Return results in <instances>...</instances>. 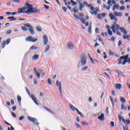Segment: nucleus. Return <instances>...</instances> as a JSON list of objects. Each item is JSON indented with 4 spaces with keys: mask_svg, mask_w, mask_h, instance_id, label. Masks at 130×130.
Returning a JSON list of instances; mask_svg holds the SVG:
<instances>
[{
    "mask_svg": "<svg viewBox=\"0 0 130 130\" xmlns=\"http://www.w3.org/2000/svg\"><path fill=\"white\" fill-rule=\"evenodd\" d=\"M109 98H110V99L111 100V102L113 106H114V102L113 101V99L112 98V96H110Z\"/></svg>",
    "mask_w": 130,
    "mask_h": 130,
    "instance_id": "nucleus-30",
    "label": "nucleus"
},
{
    "mask_svg": "<svg viewBox=\"0 0 130 130\" xmlns=\"http://www.w3.org/2000/svg\"><path fill=\"white\" fill-rule=\"evenodd\" d=\"M74 47H75V46L74 45V43L71 42L69 43H68L67 48H68V49H74Z\"/></svg>",
    "mask_w": 130,
    "mask_h": 130,
    "instance_id": "nucleus-10",
    "label": "nucleus"
},
{
    "mask_svg": "<svg viewBox=\"0 0 130 130\" xmlns=\"http://www.w3.org/2000/svg\"><path fill=\"white\" fill-rule=\"evenodd\" d=\"M77 112L81 117H84V114L82 112H80L78 109H77Z\"/></svg>",
    "mask_w": 130,
    "mask_h": 130,
    "instance_id": "nucleus-24",
    "label": "nucleus"
},
{
    "mask_svg": "<svg viewBox=\"0 0 130 130\" xmlns=\"http://www.w3.org/2000/svg\"><path fill=\"white\" fill-rule=\"evenodd\" d=\"M119 120H122V121L124 119V118H123V117H122V116H119Z\"/></svg>",
    "mask_w": 130,
    "mask_h": 130,
    "instance_id": "nucleus-58",
    "label": "nucleus"
},
{
    "mask_svg": "<svg viewBox=\"0 0 130 130\" xmlns=\"http://www.w3.org/2000/svg\"><path fill=\"white\" fill-rule=\"evenodd\" d=\"M27 118L29 119V120L32 121V122H36V121H37V119L32 118V117L28 116Z\"/></svg>",
    "mask_w": 130,
    "mask_h": 130,
    "instance_id": "nucleus-17",
    "label": "nucleus"
},
{
    "mask_svg": "<svg viewBox=\"0 0 130 130\" xmlns=\"http://www.w3.org/2000/svg\"><path fill=\"white\" fill-rule=\"evenodd\" d=\"M106 113L108 114V113H109V108L107 107V108L106 109Z\"/></svg>",
    "mask_w": 130,
    "mask_h": 130,
    "instance_id": "nucleus-57",
    "label": "nucleus"
},
{
    "mask_svg": "<svg viewBox=\"0 0 130 130\" xmlns=\"http://www.w3.org/2000/svg\"><path fill=\"white\" fill-rule=\"evenodd\" d=\"M43 41L44 45H47V44L48 43V38H47L46 35L43 36Z\"/></svg>",
    "mask_w": 130,
    "mask_h": 130,
    "instance_id": "nucleus-11",
    "label": "nucleus"
},
{
    "mask_svg": "<svg viewBox=\"0 0 130 130\" xmlns=\"http://www.w3.org/2000/svg\"><path fill=\"white\" fill-rule=\"evenodd\" d=\"M79 20L81 21L82 24H86V21H85V18H81Z\"/></svg>",
    "mask_w": 130,
    "mask_h": 130,
    "instance_id": "nucleus-27",
    "label": "nucleus"
},
{
    "mask_svg": "<svg viewBox=\"0 0 130 130\" xmlns=\"http://www.w3.org/2000/svg\"><path fill=\"white\" fill-rule=\"evenodd\" d=\"M39 57V55H38V54H36L32 56V60H36V59H38Z\"/></svg>",
    "mask_w": 130,
    "mask_h": 130,
    "instance_id": "nucleus-21",
    "label": "nucleus"
},
{
    "mask_svg": "<svg viewBox=\"0 0 130 130\" xmlns=\"http://www.w3.org/2000/svg\"><path fill=\"white\" fill-rule=\"evenodd\" d=\"M121 109H122V110H124V111H126L127 108L126 106H124V104L122 103L121 105Z\"/></svg>",
    "mask_w": 130,
    "mask_h": 130,
    "instance_id": "nucleus-18",
    "label": "nucleus"
},
{
    "mask_svg": "<svg viewBox=\"0 0 130 130\" xmlns=\"http://www.w3.org/2000/svg\"><path fill=\"white\" fill-rule=\"evenodd\" d=\"M108 33L109 35H110V36H112V31H111V30L110 29L108 30Z\"/></svg>",
    "mask_w": 130,
    "mask_h": 130,
    "instance_id": "nucleus-44",
    "label": "nucleus"
},
{
    "mask_svg": "<svg viewBox=\"0 0 130 130\" xmlns=\"http://www.w3.org/2000/svg\"><path fill=\"white\" fill-rule=\"evenodd\" d=\"M106 29H107L108 30H110V27L109 25H106Z\"/></svg>",
    "mask_w": 130,
    "mask_h": 130,
    "instance_id": "nucleus-61",
    "label": "nucleus"
},
{
    "mask_svg": "<svg viewBox=\"0 0 130 130\" xmlns=\"http://www.w3.org/2000/svg\"><path fill=\"white\" fill-rule=\"evenodd\" d=\"M11 33H12V30L10 29L7 31L6 34L9 35L11 34Z\"/></svg>",
    "mask_w": 130,
    "mask_h": 130,
    "instance_id": "nucleus-60",
    "label": "nucleus"
},
{
    "mask_svg": "<svg viewBox=\"0 0 130 130\" xmlns=\"http://www.w3.org/2000/svg\"><path fill=\"white\" fill-rule=\"evenodd\" d=\"M114 7L115 9H117V10H118V9H119V5H115L114 6Z\"/></svg>",
    "mask_w": 130,
    "mask_h": 130,
    "instance_id": "nucleus-56",
    "label": "nucleus"
},
{
    "mask_svg": "<svg viewBox=\"0 0 130 130\" xmlns=\"http://www.w3.org/2000/svg\"><path fill=\"white\" fill-rule=\"evenodd\" d=\"M118 76H119V77H125L124 74H123V73H121V72H119Z\"/></svg>",
    "mask_w": 130,
    "mask_h": 130,
    "instance_id": "nucleus-39",
    "label": "nucleus"
},
{
    "mask_svg": "<svg viewBox=\"0 0 130 130\" xmlns=\"http://www.w3.org/2000/svg\"><path fill=\"white\" fill-rule=\"evenodd\" d=\"M88 69H89V67L88 66H84L82 67L81 70L84 72L85 71H87Z\"/></svg>",
    "mask_w": 130,
    "mask_h": 130,
    "instance_id": "nucleus-25",
    "label": "nucleus"
},
{
    "mask_svg": "<svg viewBox=\"0 0 130 130\" xmlns=\"http://www.w3.org/2000/svg\"><path fill=\"white\" fill-rule=\"evenodd\" d=\"M109 16L110 17L111 20L115 21V22H117V18L115 16V15H113V13H110L109 14Z\"/></svg>",
    "mask_w": 130,
    "mask_h": 130,
    "instance_id": "nucleus-9",
    "label": "nucleus"
},
{
    "mask_svg": "<svg viewBox=\"0 0 130 130\" xmlns=\"http://www.w3.org/2000/svg\"><path fill=\"white\" fill-rule=\"evenodd\" d=\"M10 42H11V41L10 40H7L6 41V44L8 45L10 44Z\"/></svg>",
    "mask_w": 130,
    "mask_h": 130,
    "instance_id": "nucleus-63",
    "label": "nucleus"
},
{
    "mask_svg": "<svg viewBox=\"0 0 130 130\" xmlns=\"http://www.w3.org/2000/svg\"><path fill=\"white\" fill-rule=\"evenodd\" d=\"M88 32L91 34L92 33V26L89 25L88 27Z\"/></svg>",
    "mask_w": 130,
    "mask_h": 130,
    "instance_id": "nucleus-33",
    "label": "nucleus"
},
{
    "mask_svg": "<svg viewBox=\"0 0 130 130\" xmlns=\"http://www.w3.org/2000/svg\"><path fill=\"white\" fill-rule=\"evenodd\" d=\"M113 14L116 17H122V13L121 12H117L115 11L114 12Z\"/></svg>",
    "mask_w": 130,
    "mask_h": 130,
    "instance_id": "nucleus-15",
    "label": "nucleus"
},
{
    "mask_svg": "<svg viewBox=\"0 0 130 130\" xmlns=\"http://www.w3.org/2000/svg\"><path fill=\"white\" fill-rule=\"evenodd\" d=\"M121 57H122V59H124V60H125L126 59H127V58H128V54L125 56H121Z\"/></svg>",
    "mask_w": 130,
    "mask_h": 130,
    "instance_id": "nucleus-26",
    "label": "nucleus"
},
{
    "mask_svg": "<svg viewBox=\"0 0 130 130\" xmlns=\"http://www.w3.org/2000/svg\"><path fill=\"white\" fill-rule=\"evenodd\" d=\"M2 48H4L6 47V41H4L2 44Z\"/></svg>",
    "mask_w": 130,
    "mask_h": 130,
    "instance_id": "nucleus-42",
    "label": "nucleus"
},
{
    "mask_svg": "<svg viewBox=\"0 0 130 130\" xmlns=\"http://www.w3.org/2000/svg\"><path fill=\"white\" fill-rule=\"evenodd\" d=\"M17 101L18 103H20L22 101V98L20 95H17Z\"/></svg>",
    "mask_w": 130,
    "mask_h": 130,
    "instance_id": "nucleus-28",
    "label": "nucleus"
},
{
    "mask_svg": "<svg viewBox=\"0 0 130 130\" xmlns=\"http://www.w3.org/2000/svg\"><path fill=\"white\" fill-rule=\"evenodd\" d=\"M8 20H10V21H16V20H17V18H15L14 16L8 17Z\"/></svg>",
    "mask_w": 130,
    "mask_h": 130,
    "instance_id": "nucleus-23",
    "label": "nucleus"
},
{
    "mask_svg": "<svg viewBox=\"0 0 130 130\" xmlns=\"http://www.w3.org/2000/svg\"><path fill=\"white\" fill-rule=\"evenodd\" d=\"M123 39H127V40H129V36H123Z\"/></svg>",
    "mask_w": 130,
    "mask_h": 130,
    "instance_id": "nucleus-38",
    "label": "nucleus"
},
{
    "mask_svg": "<svg viewBox=\"0 0 130 130\" xmlns=\"http://www.w3.org/2000/svg\"><path fill=\"white\" fill-rule=\"evenodd\" d=\"M75 124L76 125V127L77 128H80V127H81V126L80 125V124L79 123H78L77 122L75 123Z\"/></svg>",
    "mask_w": 130,
    "mask_h": 130,
    "instance_id": "nucleus-49",
    "label": "nucleus"
},
{
    "mask_svg": "<svg viewBox=\"0 0 130 130\" xmlns=\"http://www.w3.org/2000/svg\"><path fill=\"white\" fill-rule=\"evenodd\" d=\"M33 39H34V38H32V37H28L26 39V42H32Z\"/></svg>",
    "mask_w": 130,
    "mask_h": 130,
    "instance_id": "nucleus-20",
    "label": "nucleus"
},
{
    "mask_svg": "<svg viewBox=\"0 0 130 130\" xmlns=\"http://www.w3.org/2000/svg\"><path fill=\"white\" fill-rule=\"evenodd\" d=\"M73 16L75 18H76V19H77V20H80L81 19V18H80L79 16L77 15V14H74Z\"/></svg>",
    "mask_w": 130,
    "mask_h": 130,
    "instance_id": "nucleus-41",
    "label": "nucleus"
},
{
    "mask_svg": "<svg viewBox=\"0 0 130 130\" xmlns=\"http://www.w3.org/2000/svg\"><path fill=\"white\" fill-rule=\"evenodd\" d=\"M50 49V46L49 45H47L46 47V50L45 51V52H47V51H48V50H49Z\"/></svg>",
    "mask_w": 130,
    "mask_h": 130,
    "instance_id": "nucleus-46",
    "label": "nucleus"
},
{
    "mask_svg": "<svg viewBox=\"0 0 130 130\" xmlns=\"http://www.w3.org/2000/svg\"><path fill=\"white\" fill-rule=\"evenodd\" d=\"M12 2H14V3H16L19 4V3H20L21 0H12Z\"/></svg>",
    "mask_w": 130,
    "mask_h": 130,
    "instance_id": "nucleus-55",
    "label": "nucleus"
},
{
    "mask_svg": "<svg viewBox=\"0 0 130 130\" xmlns=\"http://www.w3.org/2000/svg\"><path fill=\"white\" fill-rule=\"evenodd\" d=\"M103 54L104 55V59H106V58H107V55L106 54V53L105 52H104L103 53Z\"/></svg>",
    "mask_w": 130,
    "mask_h": 130,
    "instance_id": "nucleus-52",
    "label": "nucleus"
},
{
    "mask_svg": "<svg viewBox=\"0 0 130 130\" xmlns=\"http://www.w3.org/2000/svg\"><path fill=\"white\" fill-rule=\"evenodd\" d=\"M34 70L35 74V75H36V76H37L38 79H40V76H41V75H40V73H39L37 71V69H36V68H35L34 69Z\"/></svg>",
    "mask_w": 130,
    "mask_h": 130,
    "instance_id": "nucleus-13",
    "label": "nucleus"
},
{
    "mask_svg": "<svg viewBox=\"0 0 130 130\" xmlns=\"http://www.w3.org/2000/svg\"><path fill=\"white\" fill-rule=\"evenodd\" d=\"M83 4L84 6H86L87 8H90L91 11H94V7L93 6V5L92 4L88 5V4L86 1H84L83 3Z\"/></svg>",
    "mask_w": 130,
    "mask_h": 130,
    "instance_id": "nucleus-6",
    "label": "nucleus"
},
{
    "mask_svg": "<svg viewBox=\"0 0 130 130\" xmlns=\"http://www.w3.org/2000/svg\"><path fill=\"white\" fill-rule=\"evenodd\" d=\"M69 107H70L71 110H72V111H76V110L77 111V109H78L75 108V107H74V106H73V105H72V104H70Z\"/></svg>",
    "mask_w": 130,
    "mask_h": 130,
    "instance_id": "nucleus-19",
    "label": "nucleus"
},
{
    "mask_svg": "<svg viewBox=\"0 0 130 130\" xmlns=\"http://www.w3.org/2000/svg\"><path fill=\"white\" fill-rule=\"evenodd\" d=\"M91 11H93V12L89 11V13L90 14H91V15H97V14H98V12H99V9L96 7L95 9L94 8L93 9V10H91Z\"/></svg>",
    "mask_w": 130,
    "mask_h": 130,
    "instance_id": "nucleus-8",
    "label": "nucleus"
},
{
    "mask_svg": "<svg viewBox=\"0 0 130 130\" xmlns=\"http://www.w3.org/2000/svg\"><path fill=\"white\" fill-rule=\"evenodd\" d=\"M25 89L26 92L27 93L28 96L31 95V93H30V91H29V89H28V88H27V87H25Z\"/></svg>",
    "mask_w": 130,
    "mask_h": 130,
    "instance_id": "nucleus-34",
    "label": "nucleus"
},
{
    "mask_svg": "<svg viewBox=\"0 0 130 130\" xmlns=\"http://www.w3.org/2000/svg\"><path fill=\"white\" fill-rule=\"evenodd\" d=\"M18 14H26L27 15H30V14H33V13H40V10L33 8V6L28 3H25L24 7L18 9Z\"/></svg>",
    "mask_w": 130,
    "mask_h": 130,
    "instance_id": "nucleus-1",
    "label": "nucleus"
},
{
    "mask_svg": "<svg viewBox=\"0 0 130 130\" xmlns=\"http://www.w3.org/2000/svg\"><path fill=\"white\" fill-rule=\"evenodd\" d=\"M127 62H128V63L130 64V58H128L127 60H126Z\"/></svg>",
    "mask_w": 130,
    "mask_h": 130,
    "instance_id": "nucleus-64",
    "label": "nucleus"
},
{
    "mask_svg": "<svg viewBox=\"0 0 130 130\" xmlns=\"http://www.w3.org/2000/svg\"><path fill=\"white\" fill-rule=\"evenodd\" d=\"M83 8H85V6L83 5V4H81L79 5V10L83 11Z\"/></svg>",
    "mask_w": 130,
    "mask_h": 130,
    "instance_id": "nucleus-35",
    "label": "nucleus"
},
{
    "mask_svg": "<svg viewBox=\"0 0 130 130\" xmlns=\"http://www.w3.org/2000/svg\"><path fill=\"white\" fill-rule=\"evenodd\" d=\"M25 118V117H24V116H22L20 117H19V120L21 121L23 120V119H24Z\"/></svg>",
    "mask_w": 130,
    "mask_h": 130,
    "instance_id": "nucleus-59",
    "label": "nucleus"
},
{
    "mask_svg": "<svg viewBox=\"0 0 130 130\" xmlns=\"http://www.w3.org/2000/svg\"><path fill=\"white\" fill-rule=\"evenodd\" d=\"M121 84L120 83H116L115 84V89H116V90H120V89H121Z\"/></svg>",
    "mask_w": 130,
    "mask_h": 130,
    "instance_id": "nucleus-14",
    "label": "nucleus"
},
{
    "mask_svg": "<svg viewBox=\"0 0 130 130\" xmlns=\"http://www.w3.org/2000/svg\"><path fill=\"white\" fill-rule=\"evenodd\" d=\"M122 57H120L119 59H117L118 61V64H121V60H122Z\"/></svg>",
    "mask_w": 130,
    "mask_h": 130,
    "instance_id": "nucleus-31",
    "label": "nucleus"
},
{
    "mask_svg": "<svg viewBox=\"0 0 130 130\" xmlns=\"http://www.w3.org/2000/svg\"><path fill=\"white\" fill-rule=\"evenodd\" d=\"M119 30H120L121 32L123 33L124 35H126V34H127V32H126V30L124 27H120Z\"/></svg>",
    "mask_w": 130,
    "mask_h": 130,
    "instance_id": "nucleus-16",
    "label": "nucleus"
},
{
    "mask_svg": "<svg viewBox=\"0 0 130 130\" xmlns=\"http://www.w3.org/2000/svg\"><path fill=\"white\" fill-rule=\"evenodd\" d=\"M98 19H100V20H102V15L101 14H99L96 15Z\"/></svg>",
    "mask_w": 130,
    "mask_h": 130,
    "instance_id": "nucleus-36",
    "label": "nucleus"
},
{
    "mask_svg": "<svg viewBox=\"0 0 130 130\" xmlns=\"http://www.w3.org/2000/svg\"><path fill=\"white\" fill-rule=\"evenodd\" d=\"M29 97L32 99V100L34 101V103L36 104V105H37L38 106L39 105L38 102H37V99L34 96V94H31V95L29 96Z\"/></svg>",
    "mask_w": 130,
    "mask_h": 130,
    "instance_id": "nucleus-7",
    "label": "nucleus"
},
{
    "mask_svg": "<svg viewBox=\"0 0 130 130\" xmlns=\"http://www.w3.org/2000/svg\"><path fill=\"white\" fill-rule=\"evenodd\" d=\"M71 5L73 6H76V5H78V4L76 2H75V1L73 0H71Z\"/></svg>",
    "mask_w": 130,
    "mask_h": 130,
    "instance_id": "nucleus-29",
    "label": "nucleus"
},
{
    "mask_svg": "<svg viewBox=\"0 0 130 130\" xmlns=\"http://www.w3.org/2000/svg\"><path fill=\"white\" fill-rule=\"evenodd\" d=\"M109 54L110 55H114V53L111 51V50H109Z\"/></svg>",
    "mask_w": 130,
    "mask_h": 130,
    "instance_id": "nucleus-43",
    "label": "nucleus"
},
{
    "mask_svg": "<svg viewBox=\"0 0 130 130\" xmlns=\"http://www.w3.org/2000/svg\"><path fill=\"white\" fill-rule=\"evenodd\" d=\"M120 100L122 103H125V99L123 97H121Z\"/></svg>",
    "mask_w": 130,
    "mask_h": 130,
    "instance_id": "nucleus-32",
    "label": "nucleus"
},
{
    "mask_svg": "<svg viewBox=\"0 0 130 130\" xmlns=\"http://www.w3.org/2000/svg\"><path fill=\"white\" fill-rule=\"evenodd\" d=\"M77 9V7H75V8L73 9V12H74L75 13H78V12H79V10H78V9Z\"/></svg>",
    "mask_w": 130,
    "mask_h": 130,
    "instance_id": "nucleus-47",
    "label": "nucleus"
},
{
    "mask_svg": "<svg viewBox=\"0 0 130 130\" xmlns=\"http://www.w3.org/2000/svg\"><path fill=\"white\" fill-rule=\"evenodd\" d=\"M81 124L83 125H89V123L85 122V121H81Z\"/></svg>",
    "mask_w": 130,
    "mask_h": 130,
    "instance_id": "nucleus-40",
    "label": "nucleus"
},
{
    "mask_svg": "<svg viewBox=\"0 0 130 130\" xmlns=\"http://www.w3.org/2000/svg\"><path fill=\"white\" fill-rule=\"evenodd\" d=\"M24 27H27L28 28V30L31 35H34L35 32H34V29L33 28V26L31 25V24L29 23H25L24 24Z\"/></svg>",
    "mask_w": 130,
    "mask_h": 130,
    "instance_id": "nucleus-4",
    "label": "nucleus"
},
{
    "mask_svg": "<svg viewBox=\"0 0 130 130\" xmlns=\"http://www.w3.org/2000/svg\"><path fill=\"white\" fill-rule=\"evenodd\" d=\"M111 3H112L111 0H108V2H107V4L109 6H112V4H111Z\"/></svg>",
    "mask_w": 130,
    "mask_h": 130,
    "instance_id": "nucleus-50",
    "label": "nucleus"
},
{
    "mask_svg": "<svg viewBox=\"0 0 130 130\" xmlns=\"http://www.w3.org/2000/svg\"><path fill=\"white\" fill-rule=\"evenodd\" d=\"M98 119L100 120V121H104L105 120V117H104V114H102L98 116Z\"/></svg>",
    "mask_w": 130,
    "mask_h": 130,
    "instance_id": "nucleus-12",
    "label": "nucleus"
},
{
    "mask_svg": "<svg viewBox=\"0 0 130 130\" xmlns=\"http://www.w3.org/2000/svg\"><path fill=\"white\" fill-rule=\"evenodd\" d=\"M22 30H23V31H27L28 30V28H27V26H21Z\"/></svg>",
    "mask_w": 130,
    "mask_h": 130,
    "instance_id": "nucleus-37",
    "label": "nucleus"
},
{
    "mask_svg": "<svg viewBox=\"0 0 130 130\" xmlns=\"http://www.w3.org/2000/svg\"><path fill=\"white\" fill-rule=\"evenodd\" d=\"M111 41H114L115 40V37H111Z\"/></svg>",
    "mask_w": 130,
    "mask_h": 130,
    "instance_id": "nucleus-62",
    "label": "nucleus"
},
{
    "mask_svg": "<svg viewBox=\"0 0 130 130\" xmlns=\"http://www.w3.org/2000/svg\"><path fill=\"white\" fill-rule=\"evenodd\" d=\"M56 84L59 88V91L60 92V94H61V96H62V89H61V82H60L58 80H57L56 81Z\"/></svg>",
    "mask_w": 130,
    "mask_h": 130,
    "instance_id": "nucleus-5",
    "label": "nucleus"
},
{
    "mask_svg": "<svg viewBox=\"0 0 130 130\" xmlns=\"http://www.w3.org/2000/svg\"><path fill=\"white\" fill-rule=\"evenodd\" d=\"M81 66H85L87 63V57L86 56H83L80 58V61L78 62L77 64V69H80V67Z\"/></svg>",
    "mask_w": 130,
    "mask_h": 130,
    "instance_id": "nucleus-2",
    "label": "nucleus"
},
{
    "mask_svg": "<svg viewBox=\"0 0 130 130\" xmlns=\"http://www.w3.org/2000/svg\"><path fill=\"white\" fill-rule=\"evenodd\" d=\"M119 25L116 24V22H113V24L112 25L111 28L112 30V31L114 34L116 32V30H119Z\"/></svg>",
    "mask_w": 130,
    "mask_h": 130,
    "instance_id": "nucleus-3",
    "label": "nucleus"
},
{
    "mask_svg": "<svg viewBox=\"0 0 130 130\" xmlns=\"http://www.w3.org/2000/svg\"><path fill=\"white\" fill-rule=\"evenodd\" d=\"M38 48L37 47H35V46H32L30 48V49L33 50V49H37Z\"/></svg>",
    "mask_w": 130,
    "mask_h": 130,
    "instance_id": "nucleus-51",
    "label": "nucleus"
},
{
    "mask_svg": "<svg viewBox=\"0 0 130 130\" xmlns=\"http://www.w3.org/2000/svg\"><path fill=\"white\" fill-rule=\"evenodd\" d=\"M120 11H123V10H125V7L124 6H122L121 7H120Z\"/></svg>",
    "mask_w": 130,
    "mask_h": 130,
    "instance_id": "nucleus-53",
    "label": "nucleus"
},
{
    "mask_svg": "<svg viewBox=\"0 0 130 130\" xmlns=\"http://www.w3.org/2000/svg\"><path fill=\"white\" fill-rule=\"evenodd\" d=\"M36 28V30L38 31V32H41V31H42V28H41V26H37Z\"/></svg>",
    "mask_w": 130,
    "mask_h": 130,
    "instance_id": "nucleus-22",
    "label": "nucleus"
},
{
    "mask_svg": "<svg viewBox=\"0 0 130 130\" xmlns=\"http://www.w3.org/2000/svg\"><path fill=\"white\" fill-rule=\"evenodd\" d=\"M48 84L49 85H52V83H51V79H50V78L48 79Z\"/></svg>",
    "mask_w": 130,
    "mask_h": 130,
    "instance_id": "nucleus-48",
    "label": "nucleus"
},
{
    "mask_svg": "<svg viewBox=\"0 0 130 130\" xmlns=\"http://www.w3.org/2000/svg\"><path fill=\"white\" fill-rule=\"evenodd\" d=\"M34 83L35 85H37V84L38 83V81H37V80L36 79H35L34 80Z\"/></svg>",
    "mask_w": 130,
    "mask_h": 130,
    "instance_id": "nucleus-54",
    "label": "nucleus"
},
{
    "mask_svg": "<svg viewBox=\"0 0 130 130\" xmlns=\"http://www.w3.org/2000/svg\"><path fill=\"white\" fill-rule=\"evenodd\" d=\"M104 9H106L107 10H110V6H107L106 5H104Z\"/></svg>",
    "mask_w": 130,
    "mask_h": 130,
    "instance_id": "nucleus-45",
    "label": "nucleus"
}]
</instances>
